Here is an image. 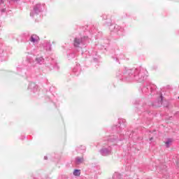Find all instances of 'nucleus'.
Here are the masks:
<instances>
[{
	"label": "nucleus",
	"instance_id": "20e7f679",
	"mask_svg": "<svg viewBox=\"0 0 179 179\" xmlns=\"http://www.w3.org/2000/svg\"><path fill=\"white\" fill-rule=\"evenodd\" d=\"M100 153L102 156H108V155H111V149L102 148L101 150H100Z\"/></svg>",
	"mask_w": 179,
	"mask_h": 179
},
{
	"label": "nucleus",
	"instance_id": "39448f33",
	"mask_svg": "<svg viewBox=\"0 0 179 179\" xmlns=\"http://www.w3.org/2000/svg\"><path fill=\"white\" fill-rule=\"evenodd\" d=\"M39 41H40V38L38 37V36L36 34L31 35L29 39V41H31V43H33L34 44L36 43H38Z\"/></svg>",
	"mask_w": 179,
	"mask_h": 179
},
{
	"label": "nucleus",
	"instance_id": "6ab92c4d",
	"mask_svg": "<svg viewBox=\"0 0 179 179\" xmlns=\"http://www.w3.org/2000/svg\"><path fill=\"white\" fill-rule=\"evenodd\" d=\"M178 99H179V97H178Z\"/></svg>",
	"mask_w": 179,
	"mask_h": 179
},
{
	"label": "nucleus",
	"instance_id": "f8f14e48",
	"mask_svg": "<svg viewBox=\"0 0 179 179\" xmlns=\"http://www.w3.org/2000/svg\"><path fill=\"white\" fill-rule=\"evenodd\" d=\"M1 13H3L6 12V9L3 8V9L1 10Z\"/></svg>",
	"mask_w": 179,
	"mask_h": 179
},
{
	"label": "nucleus",
	"instance_id": "9d476101",
	"mask_svg": "<svg viewBox=\"0 0 179 179\" xmlns=\"http://www.w3.org/2000/svg\"><path fill=\"white\" fill-rule=\"evenodd\" d=\"M38 64H43L44 62V59L43 57H38L36 59Z\"/></svg>",
	"mask_w": 179,
	"mask_h": 179
},
{
	"label": "nucleus",
	"instance_id": "f257e3e1",
	"mask_svg": "<svg viewBox=\"0 0 179 179\" xmlns=\"http://www.w3.org/2000/svg\"><path fill=\"white\" fill-rule=\"evenodd\" d=\"M146 71H145L144 69H136L134 71V78L136 79V80H137L138 82H143V80H145V76H146V75L145 73H146Z\"/></svg>",
	"mask_w": 179,
	"mask_h": 179
},
{
	"label": "nucleus",
	"instance_id": "ddd939ff",
	"mask_svg": "<svg viewBox=\"0 0 179 179\" xmlns=\"http://www.w3.org/2000/svg\"><path fill=\"white\" fill-rule=\"evenodd\" d=\"M3 0H0V5H2V3H3Z\"/></svg>",
	"mask_w": 179,
	"mask_h": 179
},
{
	"label": "nucleus",
	"instance_id": "2eb2a0df",
	"mask_svg": "<svg viewBox=\"0 0 179 179\" xmlns=\"http://www.w3.org/2000/svg\"><path fill=\"white\" fill-rule=\"evenodd\" d=\"M163 100V96L161 95V101Z\"/></svg>",
	"mask_w": 179,
	"mask_h": 179
},
{
	"label": "nucleus",
	"instance_id": "4468645a",
	"mask_svg": "<svg viewBox=\"0 0 179 179\" xmlns=\"http://www.w3.org/2000/svg\"><path fill=\"white\" fill-rule=\"evenodd\" d=\"M48 159V157H47V156H45V157H44V159H45V160H47Z\"/></svg>",
	"mask_w": 179,
	"mask_h": 179
},
{
	"label": "nucleus",
	"instance_id": "a211bd4d",
	"mask_svg": "<svg viewBox=\"0 0 179 179\" xmlns=\"http://www.w3.org/2000/svg\"><path fill=\"white\" fill-rule=\"evenodd\" d=\"M85 147H83V150H85Z\"/></svg>",
	"mask_w": 179,
	"mask_h": 179
},
{
	"label": "nucleus",
	"instance_id": "f03ea898",
	"mask_svg": "<svg viewBox=\"0 0 179 179\" xmlns=\"http://www.w3.org/2000/svg\"><path fill=\"white\" fill-rule=\"evenodd\" d=\"M41 12V3H37L34 7V11L30 13V16L33 17L34 15H38V13H40Z\"/></svg>",
	"mask_w": 179,
	"mask_h": 179
},
{
	"label": "nucleus",
	"instance_id": "9b49d317",
	"mask_svg": "<svg viewBox=\"0 0 179 179\" xmlns=\"http://www.w3.org/2000/svg\"><path fill=\"white\" fill-rule=\"evenodd\" d=\"M48 48L46 50H48V51H51V45L48 44Z\"/></svg>",
	"mask_w": 179,
	"mask_h": 179
},
{
	"label": "nucleus",
	"instance_id": "6e6552de",
	"mask_svg": "<svg viewBox=\"0 0 179 179\" xmlns=\"http://www.w3.org/2000/svg\"><path fill=\"white\" fill-rule=\"evenodd\" d=\"M171 142H173V140L171 138L167 139V141L165 142V145L166 148H170V145H171Z\"/></svg>",
	"mask_w": 179,
	"mask_h": 179
},
{
	"label": "nucleus",
	"instance_id": "dca6fc26",
	"mask_svg": "<svg viewBox=\"0 0 179 179\" xmlns=\"http://www.w3.org/2000/svg\"><path fill=\"white\" fill-rule=\"evenodd\" d=\"M152 139H153V138H150V141H152Z\"/></svg>",
	"mask_w": 179,
	"mask_h": 179
},
{
	"label": "nucleus",
	"instance_id": "f3484780",
	"mask_svg": "<svg viewBox=\"0 0 179 179\" xmlns=\"http://www.w3.org/2000/svg\"><path fill=\"white\" fill-rule=\"evenodd\" d=\"M14 1H19V0H14Z\"/></svg>",
	"mask_w": 179,
	"mask_h": 179
},
{
	"label": "nucleus",
	"instance_id": "423d86ee",
	"mask_svg": "<svg viewBox=\"0 0 179 179\" xmlns=\"http://www.w3.org/2000/svg\"><path fill=\"white\" fill-rule=\"evenodd\" d=\"M29 89H31V90H33L34 93V92H36V89L38 88V87L37 86V85H36L34 83H31L29 85V87H28Z\"/></svg>",
	"mask_w": 179,
	"mask_h": 179
},
{
	"label": "nucleus",
	"instance_id": "0eeeda50",
	"mask_svg": "<svg viewBox=\"0 0 179 179\" xmlns=\"http://www.w3.org/2000/svg\"><path fill=\"white\" fill-rule=\"evenodd\" d=\"M85 162L83 157H76V164H82Z\"/></svg>",
	"mask_w": 179,
	"mask_h": 179
},
{
	"label": "nucleus",
	"instance_id": "1a4fd4ad",
	"mask_svg": "<svg viewBox=\"0 0 179 179\" xmlns=\"http://www.w3.org/2000/svg\"><path fill=\"white\" fill-rule=\"evenodd\" d=\"M73 176H76V177H79V176H80V170L75 169L73 171Z\"/></svg>",
	"mask_w": 179,
	"mask_h": 179
},
{
	"label": "nucleus",
	"instance_id": "7ed1b4c3",
	"mask_svg": "<svg viewBox=\"0 0 179 179\" xmlns=\"http://www.w3.org/2000/svg\"><path fill=\"white\" fill-rule=\"evenodd\" d=\"M83 44V38H75L73 45L74 47H80Z\"/></svg>",
	"mask_w": 179,
	"mask_h": 179
}]
</instances>
